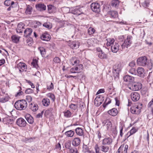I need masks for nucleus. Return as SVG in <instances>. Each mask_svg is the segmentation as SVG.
Returning <instances> with one entry per match:
<instances>
[{
    "label": "nucleus",
    "mask_w": 153,
    "mask_h": 153,
    "mask_svg": "<svg viewBox=\"0 0 153 153\" xmlns=\"http://www.w3.org/2000/svg\"><path fill=\"white\" fill-rule=\"evenodd\" d=\"M9 99V97L7 96L4 97L0 98V102L1 103H4L7 101Z\"/></svg>",
    "instance_id": "40"
},
{
    "label": "nucleus",
    "mask_w": 153,
    "mask_h": 153,
    "mask_svg": "<svg viewBox=\"0 0 153 153\" xmlns=\"http://www.w3.org/2000/svg\"><path fill=\"white\" fill-rule=\"evenodd\" d=\"M39 49L42 56L44 57L46 53L45 49L43 47H40Z\"/></svg>",
    "instance_id": "39"
},
{
    "label": "nucleus",
    "mask_w": 153,
    "mask_h": 153,
    "mask_svg": "<svg viewBox=\"0 0 153 153\" xmlns=\"http://www.w3.org/2000/svg\"><path fill=\"white\" fill-rule=\"evenodd\" d=\"M81 140L79 137H75L72 140V145L74 146H78L80 143Z\"/></svg>",
    "instance_id": "17"
},
{
    "label": "nucleus",
    "mask_w": 153,
    "mask_h": 153,
    "mask_svg": "<svg viewBox=\"0 0 153 153\" xmlns=\"http://www.w3.org/2000/svg\"><path fill=\"white\" fill-rule=\"evenodd\" d=\"M62 10L64 13H69L70 11L69 8L68 7H64L62 8Z\"/></svg>",
    "instance_id": "44"
},
{
    "label": "nucleus",
    "mask_w": 153,
    "mask_h": 153,
    "mask_svg": "<svg viewBox=\"0 0 153 153\" xmlns=\"http://www.w3.org/2000/svg\"><path fill=\"white\" fill-rule=\"evenodd\" d=\"M100 149L102 152L106 153L108 151L109 147L107 146H105V145H103L100 146Z\"/></svg>",
    "instance_id": "32"
},
{
    "label": "nucleus",
    "mask_w": 153,
    "mask_h": 153,
    "mask_svg": "<svg viewBox=\"0 0 153 153\" xmlns=\"http://www.w3.org/2000/svg\"><path fill=\"white\" fill-rule=\"evenodd\" d=\"M25 25L22 22H20L17 25V27L16 29L17 33H22L24 29Z\"/></svg>",
    "instance_id": "11"
},
{
    "label": "nucleus",
    "mask_w": 153,
    "mask_h": 153,
    "mask_svg": "<svg viewBox=\"0 0 153 153\" xmlns=\"http://www.w3.org/2000/svg\"><path fill=\"white\" fill-rule=\"evenodd\" d=\"M27 103L25 100H19L15 103L14 106L15 108L18 110H25L27 106Z\"/></svg>",
    "instance_id": "1"
},
{
    "label": "nucleus",
    "mask_w": 153,
    "mask_h": 153,
    "mask_svg": "<svg viewBox=\"0 0 153 153\" xmlns=\"http://www.w3.org/2000/svg\"><path fill=\"white\" fill-rule=\"evenodd\" d=\"M44 113V111H42L36 115V117L37 118H40L42 117V115Z\"/></svg>",
    "instance_id": "60"
},
{
    "label": "nucleus",
    "mask_w": 153,
    "mask_h": 153,
    "mask_svg": "<svg viewBox=\"0 0 153 153\" xmlns=\"http://www.w3.org/2000/svg\"><path fill=\"white\" fill-rule=\"evenodd\" d=\"M30 108L33 111H36L38 109V106L37 104L31 103L29 105Z\"/></svg>",
    "instance_id": "22"
},
{
    "label": "nucleus",
    "mask_w": 153,
    "mask_h": 153,
    "mask_svg": "<svg viewBox=\"0 0 153 153\" xmlns=\"http://www.w3.org/2000/svg\"><path fill=\"white\" fill-rule=\"evenodd\" d=\"M50 35L47 33H44L42 34L41 36V39L43 40L48 41L50 39Z\"/></svg>",
    "instance_id": "19"
},
{
    "label": "nucleus",
    "mask_w": 153,
    "mask_h": 153,
    "mask_svg": "<svg viewBox=\"0 0 153 153\" xmlns=\"http://www.w3.org/2000/svg\"><path fill=\"white\" fill-rule=\"evenodd\" d=\"M119 46L118 44L115 42L114 44H113L111 46V50L112 52L116 53L119 50Z\"/></svg>",
    "instance_id": "16"
},
{
    "label": "nucleus",
    "mask_w": 153,
    "mask_h": 153,
    "mask_svg": "<svg viewBox=\"0 0 153 153\" xmlns=\"http://www.w3.org/2000/svg\"><path fill=\"white\" fill-rule=\"evenodd\" d=\"M27 7L25 13L27 15H29L31 14L33 11V7L30 5H26Z\"/></svg>",
    "instance_id": "23"
},
{
    "label": "nucleus",
    "mask_w": 153,
    "mask_h": 153,
    "mask_svg": "<svg viewBox=\"0 0 153 153\" xmlns=\"http://www.w3.org/2000/svg\"><path fill=\"white\" fill-rule=\"evenodd\" d=\"M11 3V1L10 0H6L4 2V4L7 6H10Z\"/></svg>",
    "instance_id": "57"
},
{
    "label": "nucleus",
    "mask_w": 153,
    "mask_h": 153,
    "mask_svg": "<svg viewBox=\"0 0 153 153\" xmlns=\"http://www.w3.org/2000/svg\"><path fill=\"white\" fill-rule=\"evenodd\" d=\"M119 4L118 0H113L111 1V5L112 7H117L118 6Z\"/></svg>",
    "instance_id": "35"
},
{
    "label": "nucleus",
    "mask_w": 153,
    "mask_h": 153,
    "mask_svg": "<svg viewBox=\"0 0 153 153\" xmlns=\"http://www.w3.org/2000/svg\"><path fill=\"white\" fill-rule=\"evenodd\" d=\"M11 39L13 42L17 43L19 41V37L15 35L11 36Z\"/></svg>",
    "instance_id": "36"
},
{
    "label": "nucleus",
    "mask_w": 153,
    "mask_h": 153,
    "mask_svg": "<svg viewBox=\"0 0 153 153\" xmlns=\"http://www.w3.org/2000/svg\"><path fill=\"white\" fill-rule=\"evenodd\" d=\"M16 123L18 126L21 127H25L27 123L26 121L22 118L17 119L16 121Z\"/></svg>",
    "instance_id": "9"
},
{
    "label": "nucleus",
    "mask_w": 153,
    "mask_h": 153,
    "mask_svg": "<svg viewBox=\"0 0 153 153\" xmlns=\"http://www.w3.org/2000/svg\"><path fill=\"white\" fill-rule=\"evenodd\" d=\"M112 142V139L111 138H105L103 140L102 144L103 145H110L111 144Z\"/></svg>",
    "instance_id": "14"
},
{
    "label": "nucleus",
    "mask_w": 153,
    "mask_h": 153,
    "mask_svg": "<svg viewBox=\"0 0 153 153\" xmlns=\"http://www.w3.org/2000/svg\"><path fill=\"white\" fill-rule=\"evenodd\" d=\"M134 80V78L128 75L125 76V86L127 88L128 85L131 84Z\"/></svg>",
    "instance_id": "6"
},
{
    "label": "nucleus",
    "mask_w": 153,
    "mask_h": 153,
    "mask_svg": "<svg viewBox=\"0 0 153 153\" xmlns=\"http://www.w3.org/2000/svg\"><path fill=\"white\" fill-rule=\"evenodd\" d=\"M69 45L73 49H76L79 48V43L78 41H73L69 43Z\"/></svg>",
    "instance_id": "15"
},
{
    "label": "nucleus",
    "mask_w": 153,
    "mask_h": 153,
    "mask_svg": "<svg viewBox=\"0 0 153 153\" xmlns=\"http://www.w3.org/2000/svg\"><path fill=\"white\" fill-rule=\"evenodd\" d=\"M74 134V132L72 130H70L65 132V135L68 137H73Z\"/></svg>",
    "instance_id": "31"
},
{
    "label": "nucleus",
    "mask_w": 153,
    "mask_h": 153,
    "mask_svg": "<svg viewBox=\"0 0 153 153\" xmlns=\"http://www.w3.org/2000/svg\"><path fill=\"white\" fill-rule=\"evenodd\" d=\"M102 126H105L108 130L111 129L112 125L111 121L109 120H105L102 122Z\"/></svg>",
    "instance_id": "8"
},
{
    "label": "nucleus",
    "mask_w": 153,
    "mask_h": 153,
    "mask_svg": "<svg viewBox=\"0 0 153 153\" xmlns=\"http://www.w3.org/2000/svg\"><path fill=\"white\" fill-rule=\"evenodd\" d=\"M136 131L137 130L135 128H133L129 131V133H130V135H129L133 134L135 133Z\"/></svg>",
    "instance_id": "55"
},
{
    "label": "nucleus",
    "mask_w": 153,
    "mask_h": 153,
    "mask_svg": "<svg viewBox=\"0 0 153 153\" xmlns=\"http://www.w3.org/2000/svg\"><path fill=\"white\" fill-rule=\"evenodd\" d=\"M94 42H97V40L94 38L89 39L87 40V43L88 45L90 46L92 45L93 43Z\"/></svg>",
    "instance_id": "34"
},
{
    "label": "nucleus",
    "mask_w": 153,
    "mask_h": 153,
    "mask_svg": "<svg viewBox=\"0 0 153 153\" xmlns=\"http://www.w3.org/2000/svg\"><path fill=\"white\" fill-rule=\"evenodd\" d=\"M22 140L26 143L30 142L31 141L32 139L25 137Z\"/></svg>",
    "instance_id": "54"
},
{
    "label": "nucleus",
    "mask_w": 153,
    "mask_h": 153,
    "mask_svg": "<svg viewBox=\"0 0 153 153\" xmlns=\"http://www.w3.org/2000/svg\"><path fill=\"white\" fill-rule=\"evenodd\" d=\"M83 151L85 152H88V151H89V150L88 149V147L85 146H83Z\"/></svg>",
    "instance_id": "63"
},
{
    "label": "nucleus",
    "mask_w": 153,
    "mask_h": 153,
    "mask_svg": "<svg viewBox=\"0 0 153 153\" xmlns=\"http://www.w3.org/2000/svg\"><path fill=\"white\" fill-rule=\"evenodd\" d=\"M131 36H128L126 40V43H125V46H126V47H127L131 43L130 39H131Z\"/></svg>",
    "instance_id": "38"
},
{
    "label": "nucleus",
    "mask_w": 153,
    "mask_h": 153,
    "mask_svg": "<svg viewBox=\"0 0 153 153\" xmlns=\"http://www.w3.org/2000/svg\"><path fill=\"white\" fill-rule=\"evenodd\" d=\"M100 146L99 147L98 145L96 144L95 147L96 152V153H100Z\"/></svg>",
    "instance_id": "56"
},
{
    "label": "nucleus",
    "mask_w": 153,
    "mask_h": 153,
    "mask_svg": "<svg viewBox=\"0 0 153 153\" xmlns=\"http://www.w3.org/2000/svg\"><path fill=\"white\" fill-rule=\"evenodd\" d=\"M32 65L35 68H37L38 66L37 64V61L36 59L33 60V61L32 62Z\"/></svg>",
    "instance_id": "52"
},
{
    "label": "nucleus",
    "mask_w": 153,
    "mask_h": 153,
    "mask_svg": "<svg viewBox=\"0 0 153 153\" xmlns=\"http://www.w3.org/2000/svg\"><path fill=\"white\" fill-rule=\"evenodd\" d=\"M33 32L32 30L30 28H27L24 31V36L27 37L30 36L31 34Z\"/></svg>",
    "instance_id": "27"
},
{
    "label": "nucleus",
    "mask_w": 153,
    "mask_h": 153,
    "mask_svg": "<svg viewBox=\"0 0 153 153\" xmlns=\"http://www.w3.org/2000/svg\"><path fill=\"white\" fill-rule=\"evenodd\" d=\"M91 10L94 12L98 13L100 11V4L96 2L92 3L91 5Z\"/></svg>",
    "instance_id": "5"
},
{
    "label": "nucleus",
    "mask_w": 153,
    "mask_h": 153,
    "mask_svg": "<svg viewBox=\"0 0 153 153\" xmlns=\"http://www.w3.org/2000/svg\"><path fill=\"white\" fill-rule=\"evenodd\" d=\"M71 145V142H67L65 144V147L66 148L70 149V147Z\"/></svg>",
    "instance_id": "62"
},
{
    "label": "nucleus",
    "mask_w": 153,
    "mask_h": 153,
    "mask_svg": "<svg viewBox=\"0 0 153 153\" xmlns=\"http://www.w3.org/2000/svg\"><path fill=\"white\" fill-rule=\"evenodd\" d=\"M135 65V62L134 61H132L129 63L128 65L131 67H134V66Z\"/></svg>",
    "instance_id": "61"
},
{
    "label": "nucleus",
    "mask_w": 153,
    "mask_h": 153,
    "mask_svg": "<svg viewBox=\"0 0 153 153\" xmlns=\"http://www.w3.org/2000/svg\"><path fill=\"white\" fill-rule=\"evenodd\" d=\"M48 12L50 13H55L56 11V7L51 5H49L48 6Z\"/></svg>",
    "instance_id": "21"
},
{
    "label": "nucleus",
    "mask_w": 153,
    "mask_h": 153,
    "mask_svg": "<svg viewBox=\"0 0 153 153\" xmlns=\"http://www.w3.org/2000/svg\"><path fill=\"white\" fill-rule=\"evenodd\" d=\"M64 116L67 118L70 117H71V113L69 110H68L64 112Z\"/></svg>",
    "instance_id": "41"
},
{
    "label": "nucleus",
    "mask_w": 153,
    "mask_h": 153,
    "mask_svg": "<svg viewBox=\"0 0 153 153\" xmlns=\"http://www.w3.org/2000/svg\"><path fill=\"white\" fill-rule=\"evenodd\" d=\"M131 96L132 100L134 102L137 101L140 98V95L137 92L132 93Z\"/></svg>",
    "instance_id": "10"
},
{
    "label": "nucleus",
    "mask_w": 153,
    "mask_h": 153,
    "mask_svg": "<svg viewBox=\"0 0 153 153\" xmlns=\"http://www.w3.org/2000/svg\"><path fill=\"white\" fill-rule=\"evenodd\" d=\"M53 88V85L52 82H50V85H47V89L49 91H51Z\"/></svg>",
    "instance_id": "46"
},
{
    "label": "nucleus",
    "mask_w": 153,
    "mask_h": 153,
    "mask_svg": "<svg viewBox=\"0 0 153 153\" xmlns=\"http://www.w3.org/2000/svg\"><path fill=\"white\" fill-rule=\"evenodd\" d=\"M142 104H136L131 108L130 111L133 114H138L140 112V109L142 108Z\"/></svg>",
    "instance_id": "3"
},
{
    "label": "nucleus",
    "mask_w": 153,
    "mask_h": 153,
    "mask_svg": "<svg viewBox=\"0 0 153 153\" xmlns=\"http://www.w3.org/2000/svg\"><path fill=\"white\" fill-rule=\"evenodd\" d=\"M95 105L98 106H100L102 103V101L100 97H97L95 99L94 101Z\"/></svg>",
    "instance_id": "25"
},
{
    "label": "nucleus",
    "mask_w": 153,
    "mask_h": 153,
    "mask_svg": "<svg viewBox=\"0 0 153 153\" xmlns=\"http://www.w3.org/2000/svg\"><path fill=\"white\" fill-rule=\"evenodd\" d=\"M53 61L55 63L57 64L60 63L61 61L59 58L58 57H56L53 59Z\"/></svg>",
    "instance_id": "47"
},
{
    "label": "nucleus",
    "mask_w": 153,
    "mask_h": 153,
    "mask_svg": "<svg viewBox=\"0 0 153 153\" xmlns=\"http://www.w3.org/2000/svg\"><path fill=\"white\" fill-rule=\"evenodd\" d=\"M148 107L149 109L151 110L153 113V98L148 103Z\"/></svg>",
    "instance_id": "37"
},
{
    "label": "nucleus",
    "mask_w": 153,
    "mask_h": 153,
    "mask_svg": "<svg viewBox=\"0 0 153 153\" xmlns=\"http://www.w3.org/2000/svg\"><path fill=\"white\" fill-rule=\"evenodd\" d=\"M107 42L106 45L107 46H111L113 44H114V40L113 38H109L107 39Z\"/></svg>",
    "instance_id": "29"
},
{
    "label": "nucleus",
    "mask_w": 153,
    "mask_h": 153,
    "mask_svg": "<svg viewBox=\"0 0 153 153\" xmlns=\"http://www.w3.org/2000/svg\"><path fill=\"white\" fill-rule=\"evenodd\" d=\"M43 26L47 28H51V26L50 23L49 22H47L44 23Z\"/></svg>",
    "instance_id": "49"
},
{
    "label": "nucleus",
    "mask_w": 153,
    "mask_h": 153,
    "mask_svg": "<svg viewBox=\"0 0 153 153\" xmlns=\"http://www.w3.org/2000/svg\"><path fill=\"white\" fill-rule=\"evenodd\" d=\"M79 60L76 59L75 58H73L71 59V62L73 63L74 62V64L73 63V65H77L79 63Z\"/></svg>",
    "instance_id": "43"
},
{
    "label": "nucleus",
    "mask_w": 153,
    "mask_h": 153,
    "mask_svg": "<svg viewBox=\"0 0 153 153\" xmlns=\"http://www.w3.org/2000/svg\"><path fill=\"white\" fill-rule=\"evenodd\" d=\"M152 62L151 61H150V62L148 63V68L150 70L152 69Z\"/></svg>",
    "instance_id": "59"
},
{
    "label": "nucleus",
    "mask_w": 153,
    "mask_h": 153,
    "mask_svg": "<svg viewBox=\"0 0 153 153\" xmlns=\"http://www.w3.org/2000/svg\"><path fill=\"white\" fill-rule=\"evenodd\" d=\"M76 134L79 136H82L84 135L83 130L80 128L78 127L75 129Z\"/></svg>",
    "instance_id": "26"
},
{
    "label": "nucleus",
    "mask_w": 153,
    "mask_h": 153,
    "mask_svg": "<svg viewBox=\"0 0 153 153\" xmlns=\"http://www.w3.org/2000/svg\"><path fill=\"white\" fill-rule=\"evenodd\" d=\"M95 30L93 27H90L88 29V33L89 35H91L94 33Z\"/></svg>",
    "instance_id": "42"
},
{
    "label": "nucleus",
    "mask_w": 153,
    "mask_h": 153,
    "mask_svg": "<svg viewBox=\"0 0 153 153\" xmlns=\"http://www.w3.org/2000/svg\"><path fill=\"white\" fill-rule=\"evenodd\" d=\"M47 96L51 98L53 101H54L55 100L54 95L52 93H49L47 94Z\"/></svg>",
    "instance_id": "50"
},
{
    "label": "nucleus",
    "mask_w": 153,
    "mask_h": 153,
    "mask_svg": "<svg viewBox=\"0 0 153 153\" xmlns=\"http://www.w3.org/2000/svg\"><path fill=\"white\" fill-rule=\"evenodd\" d=\"M35 7L36 9L40 11L45 10L46 9V6L44 4L40 3L36 4Z\"/></svg>",
    "instance_id": "13"
},
{
    "label": "nucleus",
    "mask_w": 153,
    "mask_h": 153,
    "mask_svg": "<svg viewBox=\"0 0 153 153\" xmlns=\"http://www.w3.org/2000/svg\"><path fill=\"white\" fill-rule=\"evenodd\" d=\"M83 65L82 64H79L78 66L74 67V70L76 71H81L82 70Z\"/></svg>",
    "instance_id": "45"
},
{
    "label": "nucleus",
    "mask_w": 153,
    "mask_h": 153,
    "mask_svg": "<svg viewBox=\"0 0 153 153\" xmlns=\"http://www.w3.org/2000/svg\"><path fill=\"white\" fill-rule=\"evenodd\" d=\"M108 14L111 17L114 18L117 17L118 15L117 12L116 11H110L109 12Z\"/></svg>",
    "instance_id": "33"
},
{
    "label": "nucleus",
    "mask_w": 153,
    "mask_h": 153,
    "mask_svg": "<svg viewBox=\"0 0 153 153\" xmlns=\"http://www.w3.org/2000/svg\"><path fill=\"white\" fill-rule=\"evenodd\" d=\"M17 67L19 68V71L20 72H23L24 71H26L27 69V66L26 65L22 62H20L17 65Z\"/></svg>",
    "instance_id": "12"
},
{
    "label": "nucleus",
    "mask_w": 153,
    "mask_h": 153,
    "mask_svg": "<svg viewBox=\"0 0 153 153\" xmlns=\"http://www.w3.org/2000/svg\"><path fill=\"white\" fill-rule=\"evenodd\" d=\"M50 100L47 98H44L42 100V103L43 105L45 106H48L50 104Z\"/></svg>",
    "instance_id": "28"
},
{
    "label": "nucleus",
    "mask_w": 153,
    "mask_h": 153,
    "mask_svg": "<svg viewBox=\"0 0 153 153\" xmlns=\"http://www.w3.org/2000/svg\"><path fill=\"white\" fill-rule=\"evenodd\" d=\"M98 57L101 59H107V55L104 52L101 51L98 54Z\"/></svg>",
    "instance_id": "30"
},
{
    "label": "nucleus",
    "mask_w": 153,
    "mask_h": 153,
    "mask_svg": "<svg viewBox=\"0 0 153 153\" xmlns=\"http://www.w3.org/2000/svg\"><path fill=\"white\" fill-rule=\"evenodd\" d=\"M25 92L26 94H30L33 92V90L30 88H28L26 90Z\"/></svg>",
    "instance_id": "58"
},
{
    "label": "nucleus",
    "mask_w": 153,
    "mask_h": 153,
    "mask_svg": "<svg viewBox=\"0 0 153 153\" xmlns=\"http://www.w3.org/2000/svg\"><path fill=\"white\" fill-rule=\"evenodd\" d=\"M52 111V109H50L47 110L45 112V115H48L50 114V113Z\"/></svg>",
    "instance_id": "64"
},
{
    "label": "nucleus",
    "mask_w": 153,
    "mask_h": 153,
    "mask_svg": "<svg viewBox=\"0 0 153 153\" xmlns=\"http://www.w3.org/2000/svg\"><path fill=\"white\" fill-rule=\"evenodd\" d=\"M142 87V84L141 83L134 82L133 83H131L130 85H128L127 88H128L132 91H136L141 89Z\"/></svg>",
    "instance_id": "2"
},
{
    "label": "nucleus",
    "mask_w": 153,
    "mask_h": 153,
    "mask_svg": "<svg viewBox=\"0 0 153 153\" xmlns=\"http://www.w3.org/2000/svg\"><path fill=\"white\" fill-rule=\"evenodd\" d=\"M71 13L74 14L79 15L83 14L82 8H80L79 6H77L73 8L71 10Z\"/></svg>",
    "instance_id": "7"
},
{
    "label": "nucleus",
    "mask_w": 153,
    "mask_h": 153,
    "mask_svg": "<svg viewBox=\"0 0 153 153\" xmlns=\"http://www.w3.org/2000/svg\"><path fill=\"white\" fill-rule=\"evenodd\" d=\"M137 64L139 65L145 66L147 64V59L145 56H141L137 59Z\"/></svg>",
    "instance_id": "4"
},
{
    "label": "nucleus",
    "mask_w": 153,
    "mask_h": 153,
    "mask_svg": "<svg viewBox=\"0 0 153 153\" xmlns=\"http://www.w3.org/2000/svg\"><path fill=\"white\" fill-rule=\"evenodd\" d=\"M77 105L75 104H72L70 105V107L71 109L76 110L77 108Z\"/></svg>",
    "instance_id": "51"
},
{
    "label": "nucleus",
    "mask_w": 153,
    "mask_h": 153,
    "mask_svg": "<svg viewBox=\"0 0 153 153\" xmlns=\"http://www.w3.org/2000/svg\"><path fill=\"white\" fill-rule=\"evenodd\" d=\"M27 42L28 45H31L33 42V40L32 38H29L27 40Z\"/></svg>",
    "instance_id": "53"
},
{
    "label": "nucleus",
    "mask_w": 153,
    "mask_h": 153,
    "mask_svg": "<svg viewBox=\"0 0 153 153\" xmlns=\"http://www.w3.org/2000/svg\"><path fill=\"white\" fill-rule=\"evenodd\" d=\"M138 75L141 77H144L145 74L144 69L141 67H139L137 69Z\"/></svg>",
    "instance_id": "18"
},
{
    "label": "nucleus",
    "mask_w": 153,
    "mask_h": 153,
    "mask_svg": "<svg viewBox=\"0 0 153 153\" xmlns=\"http://www.w3.org/2000/svg\"><path fill=\"white\" fill-rule=\"evenodd\" d=\"M70 152L71 153H78L77 149L76 148H71L70 149Z\"/></svg>",
    "instance_id": "48"
},
{
    "label": "nucleus",
    "mask_w": 153,
    "mask_h": 153,
    "mask_svg": "<svg viewBox=\"0 0 153 153\" xmlns=\"http://www.w3.org/2000/svg\"><path fill=\"white\" fill-rule=\"evenodd\" d=\"M108 112L110 115L113 116H114L116 115L117 114L118 111L116 108H113L109 110Z\"/></svg>",
    "instance_id": "24"
},
{
    "label": "nucleus",
    "mask_w": 153,
    "mask_h": 153,
    "mask_svg": "<svg viewBox=\"0 0 153 153\" xmlns=\"http://www.w3.org/2000/svg\"><path fill=\"white\" fill-rule=\"evenodd\" d=\"M25 118L28 123L32 124L34 122L33 117L29 114H27L25 116Z\"/></svg>",
    "instance_id": "20"
}]
</instances>
